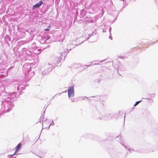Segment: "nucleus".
Returning <instances> with one entry per match:
<instances>
[{"label": "nucleus", "instance_id": "obj_1", "mask_svg": "<svg viewBox=\"0 0 158 158\" xmlns=\"http://www.w3.org/2000/svg\"><path fill=\"white\" fill-rule=\"evenodd\" d=\"M68 96L69 97L70 96H73L74 94V87L73 86H71L69 87L68 88Z\"/></svg>", "mask_w": 158, "mask_h": 158}, {"label": "nucleus", "instance_id": "obj_2", "mask_svg": "<svg viewBox=\"0 0 158 158\" xmlns=\"http://www.w3.org/2000/svg\"><path fill=\"white\" fill-rule=\"evenodd\" d=\"M43 3V2L42 1H40L39 3H37L34 5L33 7V8L34 9L35 8H39L42 5Z\"/></svg>", "mask_w": 158, "mask_h": 158}, {"label": "nucleus", "instance_id": "obj_3", "mask_svg": "<svg viewBox=\"0 0 158 158\" xmlns=\"http://www.w3.org/2000/svg\"><path fill=\"white\" fill-rule=\"evenodd\" d=\"M22 144L21 143H19L15 147V153H16L19 150H20Z\"/></svg>", "mask_w": 158, "mask_h": 158}, {"label": "nucleus", "instance_id": "obj_4", "mask_svg": "<svg viewBox=\"0 0 158 158\" xmlns=\"http://www.w3.org/2000/svg\"><path fill=\"white\" fill-rule=\"evenodd\" d=\"M51 27V26L50 25H49L48 26V28L45 29L44 30L45 31H49L50 30V28Z\"/></svg>", "mask_w": 158, "mask_h": 158}, {"label": "nucleus", "instance_id": "obj_5", "mask_svg": "<svg viewBox=\"0 0 158 158\" xmlns=\"http://www.w3.org/2000/svg\"><path fill=\"white\" fill-rule=\"evenodd\" d=\"M141 102V101H138L135 102V103L134 105V106H135L137 105L139 102Z\"/></svg>", "mask_w": 158, "mask_h": 158}]
</instances>
